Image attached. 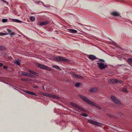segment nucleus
Instances as JSON below:
<instances>
[{"label":"nucleus","instance_id":"2eb2a0df","mask_svg":"<svg viewBox=\"0 0 132 132\" xmlns=\"http://www.w3.org/2000/svg\"><path fill=\"white\" fill-rule=\"evenodd\" d=\"M72 75L74 76H75L76 77L78 78H82V76H79L78 75L74 73H72Z\"/></svg>","mask_w":132,"mask_h":132},{"label":"nucleus","instance_id":"cd10ccee","mask_svg":"<svg viewBox=\"0 0 132 132\" xmlns=\"http://www.w3.org/2000/svg\"><path fill=\"white\" fill-rule=\"evenodd\" d=\"M33 87L35 89H37L38 88V87L36 85H35L33 86Z\"/></svg>","mask_w":132,"mask_h":132},{"label":"nucleus","instance_id":"58836bf2","mask_svg":"<svg viewBox=\"0 0 132 132\" xmlns=\"http://www.w3.org/2000/svg\"><path fill=\"white\" fill-rule=\"evenodd\" d=\"M3 2L4 3L6 4L7 5H8V3L6 1L4 0Z\"/></svg>","mask_w":132,"mask_h":132},{"label":"nucleus","instance_id":"9d476101","mask_svg":"<svg viewBox=\"0 0 132 132\" xmlns=\"http://www.w3.org/2000/svg\"><path fill=\"white\" fill-rule=\"evenodd\" d=\"M88 58L92 61H93L96 59V57L95 56L92 55H89Z\"/></svg>","mask_w":132,"mask_h":132},{"label":"nucleus","instance_id":"c756f323","mask_svg":"<svg viewBox=\"0 0 132 132\" xmlns=\"http://www.w3.org/2000/svg\"><path fill=\"white\" fill-rule=\"evenodd\" d=\"M34 75H35L37 76H39V74L38 73L36 72H34L33 74Z\"/></svg>","mask_w":132,"mask_h":132},{"label":"nucleus","instance_id":"f3484780","mask_svg":"<svg viewBox=\"0 0 132 132\" xmlns=\"http://www.w3.org/2000/svg\"><path fill=\"white\" fill-rule=\"evenodd\" d=\"M30 20L32 21L33 22L35 20V17L33 16H31L30 17Z\"/></svg>","mask_w":132,"mask_h":132},{"label":"nucleus","instance_id":"6e6552de","mask_svg":"<svg viewBox=\"0 0 132 132\" xmlns=\"http://www.w3.org/2000/svg\"><path fill=\"white\" fill-rule=\"evenodd\" d=\"M111 15L115 16H118L120 15L119 13L117 12L114 11L110 13Z\"/></svg>","mask_w":132,"mask_h":132},{"label":"nucleus","instance_id":"4be33fe9","mask_svg":"<svg viewBox=\"0 0 132 132\" xmlns=\"http://www.w3.org/2000/svg\"><path fill=\"white\" fill-rule=\"evenodd\" d=\"M122 91L125 92L127 93L128 91L127 90L126 88H123L122 89Z\"/></svg>","mask_w":132,"mask_h":132},{"label":"nucleus","instance_id":"4c0bfd02","mask_svg":"<svg viewBox=\"0 0 132 132\" xmlns=\"http://www.w3.org/2000/svg\"><path fill=\"white\" fill-rule=\"evenodd\" d=\"M48 94V93H44V95L47 97Z\"/></svg>","mask_w":132,"mask_h":132},{"label":"nucleus","instance_id":"dca6fc26","mask_svg":"<svg viewBox=\"0 0 132 132\" xmlns=\"http://www.w3.org/2000/svg\"><path fill=\"white\" fill-rule=\"evenodd\" d=\"M111 81L112 83H116L117 82L118 80L115 79H112L111 80Z\"/></svg>","mask_w":132,"mask_h":132},{"label":"nucleus","instance_id":"9b49d317","mask_svg":"<svg viewBox=\"0 0 132 132\" xmlns=\"http://www.w3.org/2000/svg\"><path fill=\"white\" fill-rule=\"evenodd\" d=\"M13 62L14 63L18 65H20V61L18 59L13 60Z\"/></svg>","mask_w":132,"mask_h":132},{"label":"nucleus","instance_id":"e433bc0d","mask_svg":"<svg viewBox=\"0 0 132 132\" xmlns=\"http://www.w3.org/2000/svg\"><path fill=\"white\" fill-rule=\"evenodd\" d=\"M21 80L23 81H28V79H24V78H22L21 79Z\"/></svg>","mask_w":132,"mask_h":132},{"label":"nucleus","instance_id":"c85d7f7f","mask_svg":"<svg viewBox=\"0 0 132 132\" xmlns=\"http://www.w3.org/2000/svg\"><path fill=\"white\" fill-rule=\"evenodd\" d=\"M8 34H6L4 33H0V35H3Z\"/></svg>","mask_w":132,"mask_h":132},{"label":"nucleus","instance_id":"72a5a7b5","mask_svg":"<svg viewBox=\"0 0 132 132\" xmlns=\"http://www.w3.org/2000/svg\"><path fill=\"white\" fill-rule=\"evenodd\" d=\"M4 48V47L0 45V50H2Z\"/></svg>","mask_w":132,"mask_h":132},{"label":"nucleus","instance_id":"6ab92c4d","mask_svg":"<svg viewBox=\"0 0 132 132\" xmlns=\"http://www.w3.org/2000/svg\"><path fill=\"white\" fill-rule=\"evenodd\" d=\"M78 108L79 109L81 110L82 111L84 112H86V111L84 110L83 108H82L81 106H78Z\"/></svg>","mask_w":132,"mask_h":132},{"label":"nucleus","instance_id":"1a4fd4ad","mask_svg":"<svg viewBox=\"0 0 132 132\" xmlns=\"http://www.w3.org/2000/svg\"><path fill=\"white\" fill-rule=\"evenodd\" d=\"M24 92L26 93L29 94V95H32L37 96V95L34 93L32 92H30L28 90H26L24 91Z\"/></svg>","mask_w":132,"mask_h":132},{"label":"nucleus","instance_id":"20e7f679","mask_svg":"<svg viewBox=\"0 0 132 132\" xmlns=\"http://www.w3.org/2000/svg\"><path fill=\"white\" fill-rule=\"evenodd\" d=\"M37 65L38 67L43 69L49 70H51L50 68L48 67L45 65H43L38 63L37 64Z\"/></svg>","mask_w":132,"mask_h":132},{"label":"nucleus","instance_id":"5701e85b","mask_svg":"<svg viewBox=\"0 0 132 132\" xmlns=\"http://www.w3.org/2000/svg\"><path fill=\"white\" fill-rule=\"evenodd\" d=\"M28 73L25 72H22V73L21 74V75H23L25 76H27V75Z\"/></svg>","mask_w":132,"mask_h":132},{"label":"nucleus","instance_id":"c9c22d12","mask_svg":"<svg viewBox=\"0 0 132 132\" xmlns=\"http://www.w3.org/2000/svg\"><path fill=\"white\" fill-rule=\"evenodd\" d=\"M44 93H43V92H40L39 93V94H40V95H44Z\"/></svg>","mask_w":132,"mask_h":132},{"label":"nucleus","instance_id":"b1692460","mask_svg":"<svg viewBox=\"0 0 132 132\" xmlns=\"http://www.w3.org/2000/svg\"><path fill=\"white\" fill-rule=\"evenodd\" d=\"M80 115L85 117H87L88 116V115L87 114L84 113H82Z\"/></svg>","mask_w":132,"mask_h":132},{"label":"nucleus","instance_id":"4468645a","mask_svg":"<svg viewBox=\"0 0 132 132\" xmlns=\"http://www.w3.org/2000/svg\"><path fill=\"white\" fill-rule=\"evenodd\" d=\"M69 30L72 33H77V30H75V29H69Z\"/></svg>","mask_w":132,"mask_h":132},{"label":"nucleus","instance_id":"412c9836","mask_svg":"<svg viewBox=\"0 0 132 132\" xmlns=\"http://www.w3.org/2000/svg\"><path fill=\"white\" fill-rule=\"evenodd\" d=\"M96 90V89L95 88H92L89 90V92H94Z\"/></svg>","mask_w":132,"mask_h":132},{"label":"nucleus","instance_id":"7ed1b4c3","mask_svg":"<svg viewBox=\"0 0 132 132\" xmlns=\"http://www.w3.org/2000/svg\"><path fill=\"white\" fill-rule=\"evenodd\" d=\"M97 64L98 67L101 70L105 69L107 67V64H104V63L101 62H98Z\"/></svg>","mask_w":132,"mask_h":132},{"label":"nucleus","instance_id":"a878e982","mask_svg":"<svg viewBox=\"0 0 132 132\" xmlns=\"http://www.w3.org/2000/svg\"><path fill=\"white\" fill-rule=\"evenodd\" d=\"M52 98H55L56 99L59 98V97L58 96H57L55 95H53Z\"/></svg>","mask_w":132,"mask_h":132},{"label":"nucleus","instance_id":"79ce46f5","mask_svg":"<svg viewBox=\"0 0 132 132\" xmlns=\"http://www.w3.org/2000/svg\"><path fill=\"white\" fill-rule=\"evenodd\" d=\"M14 34V32H12L10 34V35L12 36Z\"/></svg>","mask_w":132,"mask_h":132},{"label":"nucleus","instance_id":"a211bd4d","mask_svg":"<svg viewBox=\"0 0 132 132\" xmlns=\"http://www.w3.org/2000/svg\"><path fill=\"white\" fill-rule=\"evenodd\" d=\"M13 21L17 23H22V21L17 19H14Z\"/></svg>","mask_w":132,"mask_h":132},{"label":"nucleus","instance_id":"49530a36","mask_svg":"<svg viewBox=\"0 0 132 132\" xmlns=\"http://www.w3.org/2000/svg\"><path fill=\"white\" fill-rule=\"evenodd\" d=\"M9 59H10H10H12V57H9Z\"/></svg>","mask_w":132,"mask_h":132},{"label":"nucleus","instance_id":"aec40b11","mask_svg":"<svg viewBox=\"0 0 132 132\" xmlns=\"http://www.w3.org/2000/svg\"><path fill=\"white\" fill-rule=\"evenodd\" d=\"M52 67L54 68H55V69H59V70H61V68L58 66L56 65H55L53 66Z\"/></svg>","mask_w":132,"mask_h":132},{"label":"nucleus","instance_id":"ddd939ff","mask_svg":"<svg viewBox=\"0 0 132 132\" xmlns=\"http://www.w3.org/2000/svg\"><path fill=\"white\" fill-rule=\"evenodd\" d=\"M70 104L73 107H76L77 108H78V105L77 104H76L75 103H74L73 102H70Z\"/></svg>","mask_w":132,"mask_h":132},{"label":"nucleus","instance_id":"a18cd8bd","mask_svg":"<svg viewBox=\"0 0 132 132\" xmlns=\"http://www.w3.org/2000/svg\"><path fill=\"white\" fill-rule=\"evenodd\" d=\"M3 65V64L2 63H0V67H2Z\"/></svg>","mask_w":132,"mask_h":132},{"label":"nucleus","instance_id":"393cba45","mask_svg":"<svg viewBox=\"0 0 132 132\" xmlns=\"http://www.w3.org/2000/svg\"><path fill=\"white\" fill-rule=\"evenodd\" d=\"M7 21V19H3L2 20L3 22L5 23Z\"/></svg>","mask_w":132,"mask_h":132},{"label":"nucleus","instance_id":"ea45409f","mask_svg":"<svg viewBox=\"0 0 132 132\" xmlns=\"http://www.w3.org/2000/svg\"><path fill=\"white\" fill-rule=\"evenodd\" d=\"M7 30L8 32H9V33H11V30L8 29H7Z\"/></svg>","mask_w":132,"mask_h":132},{"label":"nucleus","instance_id":"f8f14e48","mask_svg":"<svg viewBox=\"0 0 132 132\" xmlns=\"http://www.w3.org/2000/svg\"><path fill=\"white\" fill-rule=\"evenodd\" d=\"M127 62L131 66H132V58H129L127 59Z\"/></svg>","mask_w":132,"mask_h":132},{"label":"nucleus","instance_id":"f257e3e1","mask_svg":"<svg viewBox=\"0 0 132 132\" xmlns=\"http://www.w3.org/2000/svg\"><path fill=\"white\" fill-rule=\"evenodd\" d=\"M54 61L57 62H69V60L65 58H64L59 56L55 57L54 58Z\"/></svg>","mask_w":132,"mask_h":132},{"label":"nucleus","instance_id":"39448f33","mask_svg":"<svg viewBox=\"0 0 132 132\" xmlns=\"http://www.w3.org/2000/svg\"><path fill=\"white\" fill-rule=\"evenodd\" d=\"M88 121L91 124L95 125L97 126H101V123L98 122L96 121H94L93 120H88Z\"/></svg>","mask_w":132,"mask_h":132},{"label":"nucleus","instance_id":"423d86ee","mask_svg":"<svg viewBox=\"0 0 132 132\" xmlns=\"http://www.w3.org/2000/svg\"><path fill=\"white\" fill-rule=\"evenodd\" d=\"M111 98L115 103L119 104L120 103V101L115 96L113 95L111 96Z\"/></svg>","mask_w":132,"mask_h":132},{"label":"nucleus","instance_id":"a19ab883","mask_svg":"<svg viewBox=\"0 0 132 132\" xmlns=\"http://www.w3.org/2000/svg\"><path fill=\"white\" fill-rule=\"evenodd\" d=\"M3 68L5 69H6L7 68V67L6 65H5L3 67Z\"/></svg>","mask_w":132,"mask_h":132},{"label":"nucleus","instance_id":"7c9ffc66","mask_svg":"<svg viewBox=\"0 0 132 132\" xmlns=\"http://www.w3.org/2000/svg\"><path fill=\"white\" fill-rule=\"evenodd\" d=\"M80 85V84L79 83H77L75 84V86L76 87H79Z\"/></svg>","mask_w":132,"mask_h":132},{"label":"nucleus","instance_id":"37998d69","mask_svg":"<svg viewBox=\"0 0 132 132\" xmlns=\"http://www.w3.org/2000/svg\"><path fill=\"white\" fill-rule=\"evenodd\" d=\"M31 75V74H28H28H27V76H29V77H30Z\"/></svg>","mask_w":132,"mask_h":132},{"label":"nucleus","instance_id":"2f4dec72","mask_svg":"<svg viewBox=\"0 0 132 132\" xmlns=\"http://www.w3.org/2000/svg\"><path fill=\"white\" fill-rule=\"evenodd\" d=\"M28 71L30 73L32 74H33L34 71H32L31 70H28Z\"/></svg>","mask_w":132,"mask_h":132},{"label":"nucleus","instance_id":"de8ad7c7","mask_svg":"<svg viewBox=\"0 0 132 132\" xmlns=\"http://www.w3.org/2000/svg\"><path fill=\"white\" fill-rule=\"evenodd\" d=\"M100 107H99V108H98L99 109H100Z\"/></svg>","mask_w":132,"mask_h":132},{"label":"nucleus","instance_id":"bb28decb","mask_svg":"<svg viewBox=\"0 0 132 132\" xmlns=\"http://www.w3.org/2000/svg\"><path fill=\"white\" fill-rule=\"evenodd\" d=\"M53 96V95H52V94H48L47 97H50L52 98Z\"/></svg>","mask_w":132,"mask_h":132},{"label":"nucleus","instance_id":"f03ea898","mask_svg":"<svg viewBox=\"0 0 132 132\" xmlns=\"http://www.w3.org/2000/svg\"><path fill=\"white\" fill-rule=\"evenodd\" d=\"M80 97L84 101L87 102L88 104L92 105L93 106H94L95 105V104L94 103L91 101L87 97L82 95H80Z\"/></svg>","mask_w":132,"mask_h":132},{"label":"nucleus","instance_id":"0eeeda50","mask_svg":"<svg viewBox=\"0 0 132 132\" xmlns=\"http://www.w3.org/2000/svg\"><path fill=\"white\" fill-rule=\"evenodd\" d=\"M48 21H46L45 22H39L37 23V24L39 26L46 25L48 23Z\"/></svg>","mask_w":132,"mask_h":132},{"label":"nucleus","instance_id":"8fccbe9b","mask_svg":"<svg viewBox=\"0 0 132 132\" xmlns=\"http://www.w3.org/2000/svg\"><path fill=\"white\" fill-rule=\"evenodd\" d=\"M103 61L104 62V61L103 60Z\"/></svg>","mask_w":132,"mask_h":132},{"label":"nucleus","instance_id":"09e8293b","mask_svg":"<svg viewBox=\"0 0 132 132\" xmlns=\"http://www.w3.org/2000/svg\"><path fill=\"white\" fill-rule=\"evenodd\" d=\"M3 1L4 0H2Z\"/></svg>","mask_w":132,"mask_h":132},{"label":"nucleus","instance_id":"f704fd0d","mask_svg":"<svg viewBox=\"0 0 132 132\" xmlns=\"http://www.w3.org/2000/svg\"><path fill=\"white\" fill-rule=\"evenodd\" d=\"M123 82L122 81H121L120 80H118V82L117 83H121V84H122L123 83Z\"/></svg>","mask_w":132,"mask_h":132},{"label":"nucleus","instance_id":"c03bdc74","mask_svg":"<svg viewBox=\"0 0 132 132\" xmlns=\"http://www.w3.org/2000/svg\"><path fill=\"white\" fill-rule=\"evenodd\" d=\"M40 2L42 3V4H43V5L44 6V7H46V6L44 5V3H43L42 2Z\"/></svg>","mask_w":132,"mask_h":132},{"label":"nucleus","instance_id":"473e14b6","mask_svg":"<svg viewBox=\"0 0 132 132\" xmlns=\"http://www.w3.org/2000/svg\"><path fill=\"white\" fill-rule=\"evenodd\" d=\"M30 77L33 78H36V76L32 75H31Z\"/></svg>","mask_w":132,"mask_h":132}]
</instances>
